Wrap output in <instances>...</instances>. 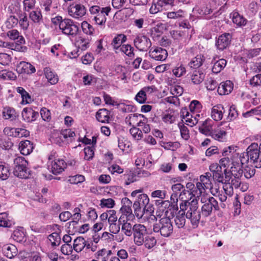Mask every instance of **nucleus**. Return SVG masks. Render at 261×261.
<instances>
[{
  "label": "nucleus",
  "mask_w": 261,
  "mask_h": 261,
  "mask_svg": "<svg viewBox=\"0 0 261 261\" xmlns=\"http://www.w3.org/2000/svg\"><path fill=\"white\" fill-rule=\"evenodd\" d=\"M166 192L164 190H158L153 191L151 194V196L152 198H158L161 199L165 198Z\"/></svg>",
  "instance_id": "54"
},
{
  "label": "nucleus",
  "mask_w": 261,
  "mask_h": 261,
  "mask_svg": "<svg viewBox=\"0 0 261 261\" xmlns=\"http://www.w3.org/2000/svg\"><path fill=\"white\" fill-rule=\"evenodd\" d=\"M186 216L179 210L176 214L174 218V222L175 226L178 228H182L185 227L186 224Z\"/></svg>",
  "instance_id": "26"
},
{
  "label": "nucleus",
  "mask_w": 261,
  "mask_h": 261,
  "mask_svg": "<svg viewBox=\"0 0 261 261\" xmlns=\"http://www.w3.org/2000/svg\"><path fill=\"white\" fill-rule=\"evenodd\" d=\"M48 240L51 242L53 247L59 245L61 242V238L57 232H53L49 234L48 237Z\"/></svg>",
  "instance_id": "43"
},
{
  "label": "nucleus",
  "mask_w": 261,
  "mask_h": 261,
  "mask_svg": "<svg viewBox=\"0 0 261 261\" xmlns=\"http://www.w3.org/2000/svg\"><path fill=\"white\" fill-rule=\"evenodd\" d=\"M30 18L34 23L40 24L43 20L41 11L36 10L30 13Z\"/></svg>",
  "instance_id": "36"
},
{
  "label": "nucleus",
  "mask_w": 261,
  "mask_h": 261,
  "mask_svg": "<svg viewBox=\"0 0 261 261\" xmlns=\"http://www.w3.org/2000/svg\"><path fill=\"white\" fill-rule=\"evenodd\" d=\"M109 217L108 222L110 224V231L112 233L116 234L119 232L120 229L119 226H117L116 222L117 220L116 211L114 210L108 211Z\"/></svg>",
  "instance_id": "13"
},
{
  "label": "nucleus",
  "mask_w": 261,
  "mask_h": 261,
  "mask_svg": "<svg viewBox=\"0 0 261 261\" xmlns=\"http://www.w3.org/2000/svg\"><path fill=\"white\" fill-rule=\"evenodd\" d=\"M86 241L83 237H77L74 240L73 249L76 252H80L85 247Z\"/></svg>",
  "instance_id": "31"
},
{
  "label": "nucleus",
  "mask_w": 261,
  "mask_h": 261,
  "mask_svg": "<svg viewBox=\"0 0 261 261\" xmlns=\"http://www.w3.org/2000/svg\"><path fill=\"white\" fill-rule=\"evenodd\" d=\"M12 223L8 219V214L6 213L0 214V227H10Z\"/></svg>",
  "instance_id": "45"
},
{
  "label": "nucleus",
  "mask_w": 261,
  "mask_h": 261,
  "mask_svg": "<svg viewBox=\"0 0 261 261\" xmlns=\"http://www.w3.org/2000/svg\"><path fill=\"white\" fill-rule=\"evenodd\" d=\"M3 253L9 258H12L17 255L18 250L16 246L12 244L4 245L2 247Z\"/></svg>",
  "instance_id": "18"
},
{
  "label": "nucleus",
  "mask_w": 261,
  "mask_h": 261,
  "mask_svg": "<svg viewBox=\"0 0 261 261\" xmlns=\"http://www.w3.org/2000/svg\"><path fill=\"white\" fill-rule=\"evenodd\" d=\"M149 56L156 61H164L167 56L168 53L165 49L161 47H155L153 50L150 49L149 51Z\"/></svg>",
  "instance_id": "11"
},
{
  "label": "nucleus",
  "mask_w": 261,
  "mask_h": 261,
  "mask_svg": "<svg viewBox=\"0 0 261 261\" xmlns=\"http://www.w3.org/2000/svg\"><path fill=\"white\" fill-rule=\"evenodd\" d=\"M143 243L146 248L150 249L155 245L156 240L154 237L146 235Z\"/></svg>",
  "instance_id": "46"
},
{
  "label": "nucleus",
  "mask_w": 261,
  "mask_h": 261,
  "mask_svg": "<svg viewBox=\"0 0 261 261\" xmlns=\"http://www.w3.org/2000/svg\"><path fill=\"white\" fill-rule=\"evenodd\" d=\"M83 32L87 35H92L94 29L93 27L86 21H84L82 24Z\"/></svg>",
  "instance_id": "52"
},
{
  "label": "nucleus",
  "mask_w": 261,
  "mask_h": 261,
  "mask_svg": "<svg viewBox=\"0 0 261 261\" xmlns=\"http://www.w3.org/2000/svg\"><path fill=\"white\" fill-rule=\"evenodd\" d=\"M179 128L181 137L186 140H188L190 136L189 134V130L187 126H185L184 125H180Z\"/></svg>",
  "instance_id": "60"
},
{
  "label": "nucleus",
  "mask_w": 261,
  "mask_h": 261,
  "mask_svg": "<svg viewBox=\"0 0 261 261\" xmlns=\"http://www.w3.org/2000/svg\"><path fill=\"white\" fill-rule=\"evenodd\" d=\"M205 75L199 70H195L191 75V81L194 84H199L204 79Z\"/></svg>",
  "instance_id": "34"
},
{
  "label": "nucleus",
  "mask_w": 261,
  "mask_h": 261,
  "mask_svg": "<svg viewBox=\"0 0 261 261\" xmlns=\"http://www.w3.org/2000/svg\"><path fill=\"white\" fill-rule=\"evenodd\" d=\"M75 43L79 49L85 50L89 46V40L83 37H79L77 39Z\"/></svg>",
  "instance_id": "37"
},
{
  "label": "nucleus",
  "mask_w": 261,
  "mask_h": 261,
  "mask_svg": "<svg viewBox=\"0 0 261 261\" xmlns=\"http://www.w3.org/2000/svg\"><path fill=\"white\" fill-rule=\"evenodd\" d=\"M34 149L33 143L29 140L22 141L19 143V149L20 153L24 155L30 154Z\"/></svg>",
  "instance_id": "17"
},
{
  "label": "nucleus",
  "mask_w": 261,
  "mask_h": 261,
  "mask_svg": "<svg viewBox=\"0 0 261 261\" xmlns=\"http://www.w3.org/2000/svg\"><path fill=\"white\" fill-rule=\"evenodd\" d=\"M223 184V188L226 195L231 196L233 194V188L230 186L229 181Z\"/></svg>",
  "instance_id": "62"
},
{
  "label": "nucleus",
  "mask_w": 261,
  "mask_h": 261,
  "mask_svg": "<svg viewBox=\"0 0 261 261\" xmlns=\"http://www.w3.org/2000/svg\"><path fill=\"white\" fill-rule=\"evenodd\" d=\"M226 61L224 59H221L216 61L212 68V71L215 73L220 72L226 65Z\"/></svg>",
  "instance_id": "32"
},
{
  "label": "nucleus",
  "mask_w": 261,
  "mask_h": 261,
  "mask_svg": "<svg viewBox=\"0 0 261 261\" xmlns=\"http://www.w3.org/2000/svg\"><path fill=\"white\" fill-rule=\"evenodd\" d=\"M255 168L254 166H246L243 170H241L240 168H239V170L238 171V173L239 175L242 174V173L244 174V176L246 178H250L252 176H253L255 173V169H254Z\"/></svg>",
  "instance_id": "33"
},
{
  "label": "nucleus",
  "mask_w": 261,
  "mask_h": 261,
  "mask_svg": "<svg viewBox=\"0 0 261 261\" xmlns=\"http://www.w3.org/2000/svg\"><path fill=\"white\" fill-rule=\"evenodd\" d=\"M179 208L186 218L190 220L192 225L194 227H197L201 218V212L198 209V199L190 198L187 200H183L179 204Z\"/></svg>",
  "instance_id": "1"
},
{
  "label": "nucleus",
  "mask_w": 261,
  "mask_h": 261,
  "mask_svg": "<svg viewBox=\"0 0 261 261\" xmlns=\"http://www.w3.org/2000/svg\"><path fill=\"white\" fill-rule=\"evenodd\" d=\"M135 99L140 103H144L147 99L146 94L141 89L136 95Z\"/></svg>",
  "instance_id": "53"
},
{
  "label": "nucleus",
  "mask_w": 261,
  "mask_h": 261,
  "mask_svg": "<svg viewBox=\"0 0 261 261\" xmlns=\"http://www.w3.org/2000/svg\"><path fill=\"white\" fill-rule=\"evenodd\" d=\"M224 109L222 105H217L213 107L211 111V116L215 121L221 120L223 118Z\"/></svg>",
  "instance_id": "20"
},
{
  "label": "nucleus",
  "mask_w": 261,
  "mask_h": 261,
  "mask_svg": "<svg viewBox=\"0 0 261 261\" xmlns=\"http://www.w3.org/2000/svg\"><path fill=\"white\" fill-rule=\"evenodd\" d=\"M129 132L133 137L136 140H140L143 137L142 131L135 125L129 129Z\"/></svg>",
  "instance_id": "40"
},
{
  "label": "nucleus",
  "mask_w": 261,
  "mask_h": 261,
  "mask_svg": "<svg viewBox=\"0 0 261 261\" xmlns=\"http://www.w3.org/2000/svg\"><path fill=\"white\" fill-rule=\"evenodd\" d=\"M250 84L253 86L261 85V74H257L253 76L250 80Z\"/></svg>",
  "instance_id": "59"
},
{
  "label": "nucleus",
  "mask_w": 261,
  "mask_h": 261,
  "mask_svg": "<svg viewBox=\"0 0 261 261\" xmlns=\"http://www.w3.org/2000/svg\"><path fill=\"white\" fill-rule=\"evenodd\" d=\"M75 133L73 131L71 130V129H66L61 133L60 138H62V137H63L64 139H67L68 138L72 139L75 137Z\"/></svg>",
  "instance_id": "55"
},
{
  "label": "nucleus",
  "mask_w": 261,
  "mask_h": 261,
  "mask_svg": "<svg viewBox=\"0 0 261 261\" xmlns=\"http://www.w3.org/2000/svg\"><path fill=\"white\" fill-rule=\"evenodd\" d=\"M62 32L67 35L72 37L75 36L79 31V27L73 21L69 19H64L63 22L60 25Z\"/></svg>",
  "instance_id": "7"
},
{
  "label": "nucleus",
  "mask_w": 261,
  "mask_h": 261,
  "mask_svg": "<svg viewBox=\"0 0 261 261\" xmlns=\"http://www.w3.org/2000/svg\"><path fill=\"white\" fill-rule=\"evenodd\" d=\"M123 218V217L121 216L118 220V223H119V225H122V231L124 232V233L126 236L130 237L133 233V227L130 223L127 222H124V220H122Z\"/></svg>",
  "instance_id": "23"
},
{
  "label": "nucleus",
  "mask_w": 261,
  "mask_h": 261,
  "mask_svg": "<svg viewBox=\"0 0 261 261\" xmlns=\"http://www.w3.org/2000/svg\"><path fill=\"white\" fill-rule=\"evenodd\" d=\"M205 61V58L202 55H198L189 63L191 68H197L200 67Z\"/></svg>",
  "instance_id": "28"
},
{
  "label": "nucleus",
  "mask_w": 261,
  "mask_h": 261,
  "mask_svg": "<svg viewBox=\"0 0 261 261\" xmlns=\"http://www.w3.org/2000/svg\"><path fill=\"white\" fill-rule=\"evenodd\" d=\"M120 50L130 58L134 57L135 54L134 53V48L129 44L122 45L121 46Z\"/></svg>",
  "instance_id": "44"
},
{
  "label": "nucleus",
  "mask_w": 261,
  "mask_h": 261,
  "mask_svg": "<svg viewBox=\"0 0 261 261\" xmlns=\"http://www.w3.org/2000/svg\"><path fill=\"white\" fill-rule=\"evenodd\" d=\"M205 86L208 90H214L218 85V83L212 77L208 78L205 82Z\"/></svg>",
  "instance_id": "51"
},
{
  "label": "nucleus",
  "mask_w": 261,
  "mask_h": 261,
  "mask_svg": "<svg viewBox=\"0 0 261 261\" xmlns=\"http://www.w3.org/2000/svg\"><path fill=\"white\" fill-rule=\"evenodd\" d=\"M232 36L230 33H225L220 35L216 43L217 48L223 50L230 44Z\"/></svg>",
  "instance_id": "10"
},
{
  "label": "nucleus",
  "mask_w": 261,
  "mask_h": 261,
  "mask_svg": "<svg viewBox=\"0 0 261 261\" xmlns=\"http://www.w3.org/2000/svg\"><path fill=\"white\" fill-rule=\"evenodd\" d=\"M231 15L232 20L234 23L239 26H243L246 24L247 20L238 12H233Z\"/></svg>",
  "instance_id": "30"
},
{
  "label": "nucleus",
  "mask_w": 261,
  "mask_h": 261,
  "mask_svg": "<svg viewBox=\"0 0 261 261\" xmlns=\"http://www.w3.org/2000/svg\"><path fill=\"white\" fill-rule=\"evenodd\" d=\"M51 170L53 174H58L62 172L66 168L67 164L63 160L55 159L51 162Z\"/></svg>",
  "instance_id": "14"
},
{
  "label": "nucleus",
  "mask_w": 261,
  "mask_h": 261,
  "mask_svg": "<svg viewBox=\"0 0 261 261\" xmlns=\"http://www.w3.org/2000/svg\"><path fill=\"white\" fill-rule=\"evenodd\" d=\"M184 188V186L180 183H178L172 185L171 189L173 191V194L171 195V198L173 197H176L179 193H180L181 190Z\"/></svg>",
  "instance_id": "50"
},
{
  "label": "nucleus",
  "mask_w": 261,
  "mask_h": 261,
  "mask_svg": "<svg viewBox=\"0 0 261 261\" xmlns=\"http://www.w3.org/2000/svg\"><path fill=\"white\" fill-rule=\"evenodd\" d=\"M84 152L85 154V159L87 160L92 159L94 153L93 147L92 146L85 147L84 148Z\"/></svg>",
  "instance_id": "57"
},
{
  "label": "nucleus",
  "mask_w": 261,
  "mask_h": 261,
  "mask_svg": "<svg viewBox=\"0 0 261 261\" xmlns=\"http://www.w3.org/2000/svg\"><path fill=\"white\" fill-rule=\"evenodd\" d=\"M123 176L126 185H129L130 183L136 181V174L130 171H126Z\"/></svg>",
  "instance_id": "42"
},
{
  "label": "nucleus",
  "mask_w": 261,
  "mask_h": 261,
  "mask_svg": "<svg viewBox=\"0 0 261 261\" xmlns=\"http://www.w3.org/2000/svg\"><path fill=\"white\" fill-rule=\"evenodd\" d=\"M85 180V177L82 175H76L75 176L70 177L69 181L71 183L73 184H77L81 183Z\"/></svg>",
  "instance_id": "63"
},
{
  "label": "nucleus",
  "mask_w": 261,
  "mask_h": 261,
  "mask_svg": "<svg viewBox=\"0 0 261 261\" xmlns=\"http://www.w3.org/2000/svg\"><path fill=\"white\" fill-rule=\"evenodd\" d=\"M185 12L182 10H178L177 11L169 12L167 13V17L169 19H179L185 16Z\"/></svg>",
  "instance_id": "41"
},
{
  "label": "nucleus",
  "mask_w": 261,
  "mask_h": 261,
  "mask_svg": "<svg viewBox=\"0 0 261 261\" xmlns=\"http://www.w3.org/2000/svg\"><path fill=\"white\" fill-rule=\"evenodd\" d=\"M240 175L239 173L236 174L234 172H233V174L231 175V181H229L230 186L233 188L237 189L240 186L241 181L239 177Z\"/></svg>",
  "instance_id": "47"
},
{
  "label": "nucleus",
  "mask_w": 261,
  "mask_h": 261,
  "mask_svg": "<svg viewBox=\"0 0 261 261\" xmlns=\"http://www.w3.org/2000/svg\"><path fill=\"white\" fill-rule=\"evenodd\" d=\"M18 23V19L14 16H11L6 22V26L8 28L14 27Z\"/></svg>",
  "instance_id": "61"
},
{
  "label": "nucleus",
  "mask_w": 261,
  "mask_h": 261,
  "mask_svg": "<svg viewBox=\"0 0 261 261\" xmlns=\"http://www.w3.org/2000/svg\"><path fill=\"white\" fill-rule=\"evenodd\" d=\"M3 116L6 119H13L15 114V111L10 108H5L3 112Z\"/></svg>",
  "instance_id": "56"
},
{
  "label": "nucleus",
  "mask_w": 261,
  "mask_h": 261,
  "mask_svg": "<svg viewBox=\"0 0 261 261\" xmlns=\"http://www.w3.org/2000/svg\"><path fill=\"white\" fill-rule=\"evenodd\" d=\"M121 202L123 204L120 209L122 213L127 217H132L133 215L132 202L128 198L125 197L122 199Z\"/></svg>",
  "instance_id": "21"
},
{
  "label": "nucleus",
  "mask_w": 261,
  "mask_h": 261,
  "mask_svg": "<svg viewBox=\"0 0 261 261\" xmlns=\"http://www.w3.org/2000/svg\"><path fill=\"white\" fill-rule=\"evenodd\" d=\"M100 202L99 205L101 207L112 208L115 204V201L112 198H103Z\"/></svg>",
  "instance_id": "48"
},
{
  "label": "nucleus",
  "mask_w": 261,
  "mask_h": 261,
  "mask_svg": "<svg viewBox=\"0 0 261 261\" xmlns=\"http://www.w3.org/2000/svg\"><path fill=\"white\" fill-rule=\"evenodd\" d=\"M134 43L136 47L141 51H147L151 46L150 39L144 35L136 37L134 40Z\"/></svg>",
  "instance_id": "8"
},
{
  "label": "nucleus",
  "mask_w": 261,
  "mask_h": 261,
  "mask_svg": "<svg viewBox=\"0 0 261 261\" xmlns=\"http://www.w3.org/2000/svg\"><path fill=\"white\" fill-rule=\"evenodd\" d=\"M236 168V167L232 166L229 171H227L225 169L224 170V173L222 172L221 169L216 170V172L213 173V178L214 180L219 183L226 184V182H228L230 180L231 175L233 174V172H235Z\"/></svg>",
  "instance_id": "6"
},
{
  "label": "nucleus",
  "mask_w": 261,
  "mask_h": 261,
  "mask_svg": "<svg viewBox=\"0 0 261 261\" xmlns=\"http://www.w3.org/2000/svg\"><path fill=\"white\" fill-rule=\"evenodd\" d=\"M10 174V169L8 165L0 162V178L6 180L9 177Z\"/></svg>",
  "instance_id": "35"
},
{
  "label": "nucleus",
  "mask_w": 261,
  "mask_h": 261,
  "mask_svg": "<svg viewBox=\"0 0 261 261\" xmlns=\"http://www.w3.org/2000/svg\"><path fill=\"white\" fill-rule=\"evenodd\" d=\"M142 118L143 119L142 121H145L146 119L144 118V116L141 114H131L128 115L125 118V122L129 125L131 126L135 125V124L137 125V123L139 121V118Z\"/></svg>",
  "instance_id": "25"
},
{
  "label": "nucleus",
  "mask_w": 261,
  "mask_h": 261,
  "mask_svg": "<svg viewBox=\"0 0 261 261\" xmlns=\"http://www.w3.org/2000/svg\"><path fill=\"white\" fill-rule=\"evenodd\" d=\"M142 206H145L149 202V199L146 194H140L137 197V199L136 200Z\"/></svg>",
  "instance_id": "49"
},
{
  "label": "nucleus",
  "mask_w": 261,
  "mask_h": 261,
  "mask_svg": "<svg viewBox=\"0 0 261 261\" xmlns=\"http://www.w3.org/2000/svg\"><path fill=\"white\" fill-rule=\"evenodd\" d=\"M21 115L23 120L28 122L35 121L39 116V113L32 108L23 109Z\"/></svg>",
  "instance_id": "15"
},
{
  "label": "nucleus",
  "mask_w": 261,
  "mask_h": 261,
  "mask_svg": "<svg viewBox=\"0 0 261 261\" xmlns=\"http://www.w3.org/2000/svg\"><path fill=\"white\" fill-rule=\"evenodd\" d=\"M13 239L18 242H21L24 241L25 234L23 231L22 228H17L13 231Z\"/></svg>",
  "instance_id": "39"
},
{
  "label": "nucleus",
  "mask_w": 261,
  "mask_h": 261,
  "mask_svg": "<svg viewBox=\"0 0 261 261\" xmlns=\"http://www.w3.org/2000/svg\"><path fill=\"white\" fill-rule=\"evenodd\" d=\"M17 67L20 73L32 74L36 71L35 67L28 62H20Z\"/></svg>",
  "instance_id": "19"
},
{
  "label": "nucleus",
  "mask_w": 261,
  "mask_h": 261,
  "mask_svg": "<svg viewBox=\"0 0 261 261\" xmlns=\"http://www.w3.org/2000/svg\"><path fill=\"white\" fill-rule=\"evenodd\" d=\"M173 229L171 220L167 216L161 218L158 222L154 224L153 227L154 232L159 233L164 237L170 236L173 232Z\"/></svg>",
  "instance_id": "2"
},
{
  "label": "nucleus",
  "mask_w": 261,
  "mask_h": 261,
  "mask_svg": "<svg viewBox=\"0 0 261 261\" xmlns=\"http://www.w3.org/2000/svg\"><path fill=\"white\" fill-rule=\"evenodd\" d=\"M201 202L203 203L201 207V212L202 216L204 217H207L212 214L213 208L215 211L219 210L218 203L213 197H209L207 199L202 197Z\"/></svg>",
  "instance_id": "4"
},
{
  "label": "nucleus",
  "mask_w": 261,
  "mask_h": 261,
  "mask_svg": "<svg viewBox=\"0 0 261 261\" xmlns=\"http://www.w3.org/2000/svg\"><path fill=\"white\" fill-rule=\"evenodd\" d=\"M111 8L110 7L102 8L101 12L96 15L93 16V20L96 24L104 26L105 25L107 18L106 16H108Z\"/></svg>",
  "instance_id": "12"
},
{
  "label": "nucleus",
  "mask_w": 261,
  "mask_h": 261,
  "mask_svg": "<svg viewBox=\"0 0 261 261\" xmlns=\"http://www.w3.org/2000/svg\"><path fill=\"white\" fill-rule=\"evenodd\" d=\"M68 12L71 16L78 18L85 15L86 9L84 5L76 4L70 5L68 8Z\"/></svg>",
  "instance_id": "9"
},
{
  "label": "nucleus",
  "mask_w": 261,
  "mask_h": 261,
  "mask_svg": "<svg viewBox=\"0 0 261 261\" xmlns=\"http://www.w3.org/2000/svg\"><path fill=\"white\" fill-rule=\"evenodd\" d=\"M28 163L22 156H17L13 160V171L16 172V171L19 170L21 168H25L28 166Z\"/></svg>",
  "instance_id": "27"
},
{
  "label": "nucleus",
  "mask_w": 261,
  "mask_h": 261,
  "mask_svg": "<svg viewBox=\"0 0 261 261\" xmlns=\"http://www.w3.org/2000/svg\"><path fill=\"white\" fill-rule=\"evenodd\" d=\"M40 115L44 121H48L50 119V112L45 108H43L41 109Z\"/></svg>",
  "instance_id": "58"
},
{
  "label": "nucleus",
  "mask_w": 261,
  "mask_h": 261,
  "mask_svg": "<svg viewBox=\"0 0 261 261\" xmlns=\"http://www.w3.org/2000/svg\"><path fill=\"white\" fill-rule=\"evenodd\" d=\"M246 151L250 162L254 164L255 168H261V159L259 158L261 154L260 144L258 145L256 143H252L247 147Z\"/></svg>",
  "instance_id": "3"
},
{
  "label": "nucleus",
  "mask_w": 261,
  "mask_h": 261,
  "mask_svg": "<svg viewBox=\"0 0 261 261\" xmlns=\"http://www.w3.org/2000/svg\"><path fill=\"white\" fill-rule=\"evenodd\" d=\"M13 174L15 176L20 178H28L30 175V171L25 166V168H21L16 172L13 171Z\"/></svg>",
  "instance_id": "38"
},
{
  "label": "nucleus",
  "mask_w": 261,
  "mask_h": 261,
  "mask_svg": "<svg viewBox=\"0 0 261 261\" xmlns=\"http://www.w3.org/2000/svg\"><path fill=\"white\" fill-rule=\"evenodd\" d=\"M134 241L138 246L142 245L147 234L146 227L143 224H136L133 226Z\"/></svg>",
  "instance_id": "5"
},
{
  "label": "nucleus",
  "mask_w": 261,
  "mask_h": 261,
  "mask_svg": "<svg viewBox=\"0 0 261 261\" xmlns=\"http://www.w3.org/2000/svg\"><path fill=\"white\" fill-rule=\"evenodd\" d=\"M110 112L108 110L102 109H100L96 115V119L102 123L108 122L109 119Z\"/></svg>",
  "instance_id": "29"
},
{
  "label": "nucleus",
  "mask_w": 261,
  "mask_h": 261,
  "mask_svg": "<svg viewBox=\"0 0 261 261\" xmlns=\"http://www.w3.org/2000/svg\"><path fill=\"white\" fill-rule=\"evenodd\" d=\"M126 36L124 34H120L113 38L111 45L115 49H118L121 48V44L126 42Z\"/></svg>",
  "instance_id": "22"
},
{
  "label": "nucleus",
  "mask_w": 261,
  "mask_h": 261,
  "mask_svg": "<svg viewBox=\"0 0 261 261\" xmlns=\"http://www.w3.org/2000/svg\"><path fill=\"white\" fill-rule=\"evenodd\" d=\"M44 71L45 77L48 82L51 85H55L58 83L59 81L58 76L50 68L46 67L44 68Z\"/></svg>",
  "instance_id": "24"
},
{
  "label": "nucleus",
  "mask_w": 261,
  "mask_h": 261,
  "mask_svg": "<svg viewBox=\"0 0 261 261\" xmlns=\"http://www.w3.org/2000/svg\"><path fill=\"white\" fill-rule=\"evenodd\" d=\"M201 108V105L200 103L197 100H193L189 106V108L191 112L198 111Z\"/></svg>",
  "instance_id": "64"
},
{
  "label": "nucleus",
  "mask_w": 261,
  "mask_h": 261,
  "mask_svg": "<svg viewBox=\"0 0 261 261\" xmlns=\"http://www.w3.org/2000/svg\"><path fill=\"white\" fill-rule=\"evenodd\" d=\"M233 87L232 83L230 81H226L220 84L217 91L219 95H227L232 91Z\"/></svg>",
  "instance_id": "16"
}]
</instances>
